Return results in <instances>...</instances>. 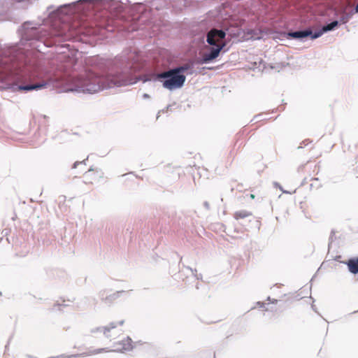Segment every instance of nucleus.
<instances>
[{
	"label": "nucleus",
	"mask_w": 358,
	"mask_h": 358,
	"mask_svg": "<svg viewBox=\"0 0 358 358\" xmlns=\"http://www.w3.org/2000/svg\"><path fill=\"white\" fill-rule=\"evenodd\" d=\"M134 60L132 55L123 52L115 58L114 66L109 72L99 74L87 72L80 76L78 85L72 87L71 92L75 93L95 94L115 87L131 85L138 82L131 79V63Z\"/></svg>",
	"instance_id": "nucleus-1"
},
{
	"label": "nucleus",
	"mask_w": 358,
	"mask_h": 358,
	"mask_svg": "<svg viewBox=\"0 0 358 358\" xmlns=\"http://www.w3.org/2000/svg\"><path fill=\"white\" fill-rule=\"evenodd\" d=\"M157 78L164 89L173 92L184 87L187 77L186 75L180 74L175 67L159 73Z\"/></svg>",
	"instance_id": "nucleus-2"
},
{
	"label": "nucleus",
	"mask_w": 358,
	"mask_h": 358,
	"mask_svg": "<svg viewBox=\"0 0 358 358\" xmlns=\"http://www.w3.org/2000/svg\"><path fill=\"white\" fill-rule=\"evenodd\" d=\"M29 24L30 22L27 21L21 25V28L24 30V32L22 34V40H24L26 43H28L31 47L36 48L39 51H41L40 44L35 45V43L39 42L45 46L44 43L41 41L45 36V31L44 29L40 26L29 27Z\"/></svg>",
	"instance_id": "nucleus-3"
},
{
	"label": "nucleus",
	"mask_w": 358,
	"mask_h": 358,
	"mask_svg": "<svg viewBox=\"0 0 358 358\" xmlns=\"http://www.w3.org/2000/svg\"><path fill=\"white\" fill-rule=\"evenodd\" d=\"M229 43V41L225 40L218 43L214 48H210L201 57L199 58L197 64L202 65L213 63L229 50L230 47L227 48Z\"/></svg>",
	"instance_id": "nucleus-4"
},
{
	"label": "nucleus",
	"mask_w": 358,
	"mask_h": 358,
	"mask_svg": "<svg viewBox=\"0 0 358 358\" xmlns=\"http://www.w3.org/2000/svg\"><path fill=\"white\" fill-rule=\"evenodd\" d=\"M229 31V29H210L206 36V41L207 44L211 46V48H214L220 40L224 39L227 36V34Z\"/></svg>",
	"instance_id": "nucleus-5"
},
{
	"label": "nucleus",
	"mask_w": 358,
	"mask_h": 358,
	"mask_svg": "<svg viewBox=\"0 0 358 358\" xmlns=\"http://www.w3.org/2000/svg\"><path fill=\"white\" fill-rule=\"evenodd\" d=\"M114 346H121L120 349H109L108 348H101L100 349L106 350L104 352H117V353H126L127 352L132 351L135 348L134 342L131 338L127 336L122 341L114 343ZM103 353V352H102Z\"/></svg>",
	"instance_id": "nucleus-6"
},
{
	"label": "nucleus",
	"mask_w": 358,
	"mask_h": 358,
	"mask_svg": "<svg viewBox=\"0 0 358 358\" xmlns=\"http://www.w3.org/2000/svg\"><path fill=\"white\" fill-rule=\"evenodd\" d=\"M282 36H283L287 40H295L301 43L307 41L304 29L295 31L284 32L282 34Z\"/></svg>",
	"instance_id": "nucleus-7"
},
{
	"label": "nucleus",
	"mask_w": 358,
	"mask_h": 358,
	"mask_svg": "<svg viewBox=\"0 0 358 358\" xmlns=\"http://www.w3.org/2000/svg\"><path fill=\"white\" fill-rule=\"evenodd\" d=\"M340 263L347 266L350 273L352 275L358 274V255L341 261Z\"/></svg>",
	"instance_id": "nucleus-8"
},
{
	"label": "nucleus",
	"mask_w": 358,
	"mask_h": 358,
	"mask_svg": "<svg viewBox=\"0 0 358 358\" xmlns=\"http://www.w3.org/2000/svg\"><path fill=\"white\" fill-rule=\"evenodd\" d=\"M17 43H5L2 45L0 43V52L1 55L4 57L9 56L10 54L14 53L17 50Z\"/></svg>",
	"instance_id": "nucleus-9"
},
{
	"label": "nucleus",
	"mask_w": 358,
	"mask_h": 358,
	"mask_svg": "<svg viewBox=\"0 0 358 358\" xmlns=\"http://www.w3.org/2000/svg\"><path fill=\"white\" fill-rule=\"evenodd\" d=\"M132 289H130L129 292H131ZM129 291H124V290H120L116 291L113 292V294H110L107 295V298L105 299L106 300V305L108 306H111L113 305L114 302L121 297L123 294L128 293Z\"/></svg>",
	"instance_id": "nucleus-10"
},
{
	"label": "nucleus",
	"mask_w": 358,
	"mask_h": 358,
	"mask_svg": "<svg viewBox=\"0 0 358 358\" xmlns=\"http://www.w3.org/2000/svg\"><path fill=\"white\" fill-rule=\"evenodd\" d=\"M195 64H198L197 61L195 62H191L190 64L177 66L176 69L178 71L180 74L185 75V73L187 72V75L191 76L195 73V71L193 70Z\"/></svg>",
	"instance_id": "nucleus-11"
},
{
	"label": "nucleus",
	"mask_w": 358,
	"mask_h": 358,
	"mask_svg": "<svg viewBox=\"0 0 358 358\" xmlns=\"http://www.w3.org/2000/svg\"><path fill=\"white\" fill-rule=\"evenodd\" d=\"M8 88L11 90L13 92L24 91L27 92L32 91V85H21L17 84H10L8 86Z\"/></svg>",
	"instance_id": "nucleus-12"
},
{
	"label": "nucleus",
	"mask_w": 358,
	"mask_h": 358,
	"mask_svg": "<svg viewBox=\"0 0 358 358\" xmlns=\"http://www.w3.org/2000/svg\"><path fill=\"white\" fill-rule=\"evenodd\" d=\"M339 24L338 22L336 20L331 21V22L328 23L327 25L322 26L320 29L322 32V34H324L326 33L335 30L338 27Z\"/></svg>",
	"instance_id": "nucleus-13"
},
{
	"label": "nucleus",
	"mask_w": 358,
	"mask_h": 358,
	"mask_svg": "<svg viewBox=\"0 0 358 358\" xmlns=\"http://www.w3.org/2000/svg\"><path fill=\"white\" fill-rule=\"evenodd\" d=\"M304 31L306 38H310L312 41L319 38L322 36L320 29L316 31H312L310 29H304Z\"/></svg>",
	"instance_id": "nucleus-14"
},
{
	"label": "nucleus",
	"mask_w": 358,
	"mask_h": 358,
	"mask_svg": "<svg viewBox=\"0 0 358 358\" xmlns=\"http://www.w3.org/2000/svg\"><path fill=\"white\" fill-rule=\"evenodd\" d=\"M51 85H52V83L49 82V81H45V82H42L41 83L33 84L32 85V90H36V91L41 90L47 88L48 87L50 86Z\"/></svg>",
	"instance_id": "nucleus-15"
},
{
	"label": "nucleus",
	"mask_w": 358,
	"mask_h": 358,
	"mask_svg": "<svg viewBox=\"0 0 358 358\" xmlns=\"http://www.w3.org/2000/svg\"><path fill=\"white\" fill-rule=\"evenodd\" d=\"M252 215V213L250 212H248L247 210H238V211H236L235 212L234 215V217L238 220L240 219H244L245 217H248V216H251Z\"/></svg>",
	"instance_id": "nucleus-16"
},
{
	"label": "nucleus",
	"mask_w": 358,
	"mask_h": 358,
	"mask_svg": "<svg viewBox=\"0 0 358 358\" xmlns=\"http://www.w3.org/2000/svg\"><path fill=\"white\" fill-rule=\"evenodd\" d=\"M117 326V323L115 322H111L108 324V326H105L104 327V336L106 338H109L110 337V335L109 334V332L113 329H115Z\"/></svg>",
	"instance_id": "nucleus-17"
},
{
	"label": "nucleus",
	"mask_w": 358,
	"mask_h": 358,
	"mask_svg": "<svg viewBox=\"0 0 358 358\" xmlns=\"http://www.w3.org/2000/svg\"><path fill=\"white\" fill-rule=\"evenodd\" d=\"M355 14V13H353V9L346 14L345 15L340 17L337 21L338 22L339 25L347 23L350 19L352 18L353 15Z\"/></svg>",
	"instance_id": "nucleus-18"
},
{
	"label": "nucleus",
	"mask_w": 358,
	"mask_h": 358,
	"mask_svg": "<svg viewBox=\"0 0 358 358\" xmlns=\"http://www.w3.org/2000/svg\"><path fill=\"white\" fill-rule=\"evenodd\" d=\"M107 294V289H103L100 290V291L99 292V293H98V296H99V297L100 300H101L103 303H104L105 304H106V300H105V299H106V298H107V295H108V294Z\"/></svg>",
	"instance_id": "nucleus-19"
},
{
	"label": "nucleus",
	"mask_w": 358,
	"mask_h": 358,
	"mask_svg": "<svg viewBox=\"0 0 358 358\" xmlns=\"http://www.w3.org/2000/svg\"><path fill=\"white\" fill-rule=\"evenodd\" d=\"M335 233H336V231H335L334 229H332L331 231L330 236H329V243H328V250H329V251L330 250V248L331 247L332 243L336 239Z\"/></svg>",
	"instance_id": "nucleus-20"
},
{
	"label": "nucleus",
	"mask_w": 358,
	"mask_h": 358,
	"mask_svg": "<svg viewBox=\"0 0 358 358\" xmlns=\"http://www.w3.org/2000/svg\"><path fill=\"white\" fill-rule=\"evenodd\" d=\"M91 334H96V333H103L104 334V327H97L95 328H92L90 329Z\"/></svg>",
	"instance_id": "nucleus-21"
},
{
	"label": "nucleus",
	"mask_w": 358,
	"mask_h": 358,
	"mask_svg": "<svg viewBox=\"0 0 358 358\" xmlns=\"http://www.w3.org/2000/svg\"><path fill=\"white\" fill-rule=\"evenodd\" d=\"M91 171L99 172V171H101V169H98V168H94V166H92L90 167L89 170L85 173V176H87L88 173H90Z\"/></svg>",
	"instance_id": "nucleus-22"
},
{
	"label": "nucleus",
	"mask_w": 358,
	"mask_h": 358,
	"mask_svg": "<svg viewBox=\"0 0 358 358\" xmlns=\"http://www.w3.org/2000/svg\"><path fill=\"white\" fill-rule=\"evenodd\" d=\"M215 69V67L213 66H203L201 68L199 69L198 73H201V74H203V71L206 69H208V70H213Z\"/></svg>",
	"instance_id": "nucleus-23"
},
{
	"label": "nucleus",
	"mask_w": 358,
	"mask_h": 358,
	"mask_svg": "<svg viewBox=\"0 0 358 358\" xmlns=\"http://www.w3.org/2000/svg\"><path fill=\"white\" fill-rule=\"evenodd\" d=\"M273 185L275 187H278L283 193H285V194H289V192L284 190L282 189V187L278 182H273Z\"/></svg>",
	"instance_id": "nucleus-24"
},
{
	"label": "nucleus",
	"mask_w": 358,
	"mask_h": 358,
	"mask_svg": "<svg viewBox=\"0 0 358 358\" xmlns=\"http://www.w3.org/2000/svg\"><path fill=\"white\" fill-rule=\"evenodd\" d=\"M261 66L263 69L266 68V63L262 59H259V66L257 68L259 69Z\"/></svg>",
	"instance_id": "nucleus-25"
},
{
	"label": "nucleus",
	"mask_w": 358,
	"mask_h": 358,
	"mask_svg": "<svg viewBox=\"0 0 358 358\" xmlns=\"http://www.w3.org/2000/svg\"><path fill=\"white\" fill-rule=\"evenodd\" d=\"M76 2H77V1H73V2L69 3H64V4H63V5H59V6H57V9H60V8H62V7H64V6H70V5H71V4H75Z\"/></svg>",
	"instance_id": "nucleus-26"
},
{
	"label": "nucleus",
	"mask_w": 358,
	"mask_h": 358,
	"mask_svg": "<svg viewBox=\"0 0 358 358\" xmlns=\"http://www.w3.org/2000/svg\"><path fill=\"white\" fill-rule=\"evenodd\" d=\"M185 268L189 270L194 276L195 273H197V271L196 268H192V267L189 266H185Z\"/></svg>",
	"instance_id": "nucleus-27"
},
{
	"label": "nucleus",
	"mask_w": 358,
	"mask_h": 358,
	"mask_svg": "<svg viewBox=\"0 0 358 358\" xmlns=\"http://www.w3.org/2000/svg\"><path fill=\"white\" fill-rule=\"evenodd\" d=\"M257 304L259 306V308H264L265 310H268V308H265V305H266L265 303L261 302V301H258L257 303Z\"/></svg>",
	"instance_id": "nucleus-28"
},
{
	"label": "nucleus",
	"mask_w": 358,
	"mask_h": 358,
	"mask_svg": "<svg viewBox=\"0 0 358 358\" xmlns=\"http://www.w3.org/2000/svg\"><path fill=\"white\" fill-rule=\"evenodd\" d=\"M267 301H270L271 303L276 304L278 303V300L275 299H271L270 296L267 298Z\"/></svg>",
	"instance_id": "nucleus-29"
},
{
	"label": "nucleus",
	"mask_w": 358,
	"mask_h": 358,
	"mask_svg": "<svg viewBox=\"0 0 358 358\" xmlns=\"http://www.w3.org/2000/svg\"><path fill=\"white\" fill-rule=\"evenodd\" d=\"M276 66V69H282L285 66V65L283 63H277L275 64Z\"/></svg>",
	"instance_id": "nucleus-30"
},
{
	"label": "nucleus",
	"mask_w": 358,
	"mask_h": 358,
	"mask_svg": "<svg viewBox=\"0 0 358 358\" xmlns=\"http://www.w3.org/2000/svg\"><path fill=\"white\" fill-rule=\"evenodd\" d=\"M263 114H258L254 117V119H256L257 121H261L262 120Z\"/></svg>",
	"instance_id": "nucleus-31"
},
{
	"label": "nucleus",
	"mask_w": 358,
	"mask_h": 358,
	"mask_svg": "<svg viewBox=\"0 0 358 358\" xmlns=\"http://www.w3.org/2000/svg\"><path fill=\"white\" fill-rule=\"evenodd\" d=\"M134 31V30H130L129 29H125L123 32L125 35H129L130 34H131L132 32Z\"/></svg>",
	"instance_id": "nucleus-32"
},
{
	"label": "nucleus",
	"mask_w": 358,
	"mask_h": 358,
	"mask_svg": "<svg viewBox=\"0 0 358 358\" xmlns=\"http://www.w3.org/2000/svg\"><path fill=\"white\" fill-rule=\"evenodd\" d=\"M203 206H204V208H205L206 210H210V204H209L208 201H205L203 202Z\"/></svg>",
	"instance_id": "nucleus-33"
},
{
	"label": "nucleus",
	"mask_w": 358,
	"mask_h": 358,
	"mask_svg": "<svg viewBox=\"0 0 358 358\" xmlns=\"http://www.w3.org/2000/svg\"><path fill=\"white\" fill-rule=\"evenodd\" d=\"M78 165H80V162H79V161H76L73 164L71 169H76Z\"/></svg>",
	"instance_id": "nucleus-34"
},
{
	"label": "nucleus",
	"mask_w": 358,
	"mask_h": 358,
	"mask_svg": "<svg viewBox=\"0 0 358 358\" xmlns=\"http://www.w3.org/2000/svg\"><path fill=\"white\" fill-rule=\"evenodd\" d=\"M306 141H303L301 143V145H299L297 148L298 149H301V148H303V147L306 146L308 145V143H306Z\"/></svg>",
	"instance_id": "nucleus-35"
},
{
	"label": "nucleus",
	"mask_w": 358,
	"mask_h": 358,
	"mask_svg": "<svg viewBox=\"0 0 358 358\" xmlns=\"http://www.w3.org/2000/svg\"><path fill=\"white\" fill-rule=\"evenodd\" d=\"M194 277H195L197 280H202V278H203L202 274H201V273H199V274H198V273H195V274H194Z\"/></svg>",
	"instance_id": "nucleus-36"
},
{
	"label": "nucleus",
	"mask_w": 358,
	"mask_h": 358,
	"mask_svg": "<svg viewBox=\"0 0 358 358\" xmlns=\"http://www.w3.org/2000/svg\"><path fill=\"white\" fill-rule=\"evenodd\" d=\"M171 107H172V105H171V104H169V105H168V106L166 107V108H165V109H163L162 111L163 113H164V112H165V111H168L169 110H171Z\"/></svg>",
	"instance_id": "nucleus-37"
},
{
	"label": "nucleus",
	"mask_w": 358,
	"mask_h": 358,
	"mask_svg": "<svg viewBox=\"0 0 358 358\" xmlns=\"http://www.w3.org/2000/svg\"><path fill=\"white\" fill-rule=\"evenodd\" d=\"M68 306V305H66V304H65V303H62H62H58V302H57V303H55L54 304V306H55H55H58V307H59V306Z\"/></svg>",
	"instance_id": "nucleus-38"
},
{
	"label": "nucleus",
	"mask_w": 358,
	"mask_h": 358,
	"mask_svg": "<svg viewBox=\"0 0 358 358\" xmlns=\"http://www.w3.org/2000/svg\"><path fill=\"white\" fill-rule=\"evenodd\" d=\"M251 38H253L254 40H260L262 38V36H251Z\"/></svg>",
	"instance_id": "nucleus-39"
},
{
	"label": "nucleus",
	"mask_w": 358,
	"mask_h": 358,
	"mask_svg": "<svg viewBox=\"0 0 358 358\" xmlns=\"http://www.w3.org/2000/svg\"><path fill=\"white\" fill-rule=\"evenodd\" d=\"M150 96L148 94L144 93L143 94V99H150Z\"/></svg>",
	"instance_id": "nucleus-40"
},
{
	"label": "nucleus",
	"mask_w": 358,
	"mask_h": 358,
	"mask_svg": "<svg viewBox=\"0 0 358 358\" xmlns=\"http://www.w3.org/2000/svg\"><path fill=\"white\" fill-rule=\"evenodd\" d=\"M89 158V156L87 157V158L83 161H79L80 162V164H84V165H86V161Z\"/></svg>",
	"instance_id": "nucleus-41"
},
{
	"label": "nucleus",
	"mask_w": 358,
	"mask_h": 358,
	"mask_svg": "<svg viewBox=\"0 0 358 358\" xmlns=\"http://www.w3.org/2000/svg\"><path fill=\"white\" fill-rule=\"evenodd\" d=\"M268 67H269L270 69H276L275 65V64H268Z\"/></svg>",
	"instance_id": "nucleus-42"
},
{
	"label": "nucleus",
	"mask_w": 358,
	"mask_h": 358,
	"mask_svg": "<svg viewBox=\"0 0 358 358\" xmlns=\"http://www.w3.org/2000/svg\"><path fill=\"white\" fill-rule=\"evenodd\" d=\"M353 13H358V2L356 6L353 8Z\"/></svg>",
	"instance_id": "nucleus-43"
},
{
	"label": "nucleus",
	"mask_w": 358,
	"mask_h": 358,
	"mask_svg": "<svg viewBox=\"0 0 358 358\" xmlns=\"http://www.w3.org/2000/svg\"><path fill=\"white\" fill-rule=\"evenodd\" d=\"M341 258V255H336V256H335V257L334 258V259L335 261H338Z\"/></svg>",
	"instance_id": "nucleus-44"
},
{
	"label": "nucleus",
	"mask_w": 358,
	"mask_h": 358,
	"mask_svg": "<svg viewBox=\"0 0 358 358\" xmlns=\"http://www.w3.org/2000/svg\"><path fill=\"white\" fill-rule=\"evenodd\" d=\"M117 325H120V326H122V325H123V324L124 323V320H122L119 321V322H117Z\"/></svg>",
	"instance_id": "nucleus-45"
},
{
	"label": "nucleus",
	"mask_w": 358,
	"mask_h": 358,
	"mask_svg": "<svg viewBox=\"0 0 358 358\" xmlns=\"http://www.w3.org/2000/svg\"><path fill=\"white\" fill-rule=\"evenodd\" d=\"M250 197L252 199H254L255 198V195L253 194H250Z\"/></svg>",
	"instance_id": "nucleus-46"
},
{
	"label": "nucleus",
	"mask_w": 358,
	"mask_h": 358,
	"mask_svg": "<svg viewBox=\"0 0 358 358\" xmlns=\"http://www.w3.org/2000/svg\"><path fill=\"white\" fill-rule=\"evenodd\" d=\"M94 0H79V1H88V2H92Z\"/></svg>",
	"instance_id": "nucleus-47"
},
{
	"label": "nucleus",
	"mask_w": 358,
	"mask_h": 358,
	"mask_svg": "<svg viewBox=\"0 0 358 358\" xmlns=\"http://www.w3.org/2000/svg\"><path fill=\"white\" fill-rule=\"evenodd\" d=\"M54 8V6L51 5L48 7V10H50Z\"/></svg>",
	"instance_id": "nucleus-48"
},
{
	"label": "nucleus",
	"mask_w": 358,
	"mask_h": 358,
	"mask_svg": "<svg viewBox=\"0 0 358 358\" xmlns=\"http://www.w3.org/2000/svg\"><path fill=\"white\" fill-rule=\"evenodd\" d=\"M312 308H313V310L314 311L317 312V311H316V309H315V306H314L313 305H312Z\"/></svg>",
	"instance_id": "nucleus-49"
},
{
	"label": "nucleus",
	"mask_w": 358,
	"mask_h": 358,
	"mask_svg": "<svg viewBox=\"0 0 358 358\" xmlns=\"http://www.w3.org/2000/svg\"><path fill=\"white\" fill-rule=\"evenodd\" d=\"M116 348L115 349H120L121 348V346H115Z\"/></svg>",
	"instance_id": "nucleus-50"
},
{
	"label": "nucleus",
	"mask_w": 358,
	"mask_h": 358,
	"mask_svg": "<svg viewBox=\"0 0 358 358\" xmlns=\"http://www.w3.org/2000/svg\"><path fill=\"white\" fill-rule=\"evenodd\" d=\"M196 288L197 289H199V285H198V284L196 285Z\"/></svg>",
	"instance_id": "nucleus-51"
},
{
	"label": "nucleus",
	"mask_w": 358,
	"mask_h": 358,
	"mask_svg": "<svg viewBox=\"0 0 358 358\" xmlns=\"http://www.w3.org/2000/svg\"><path fill=\"white\" fill-rule=\"evenodd\" d=\"M141 341L134 342V345H136V343H140Z\"/></svg>",
	"instance_id": "nucleus-52"
},
{
	"label": "nucleus",
	"mask_w": 358,
	"mask_h": 358,
	"mask_svg": "<svg viewBox=\"0 0 358 358\" xmlns=\"http://www.w3.org/2000/svg\"><path fill=\"white\" fill-rule=\"evenodd\" d=\"M8 343H9V342H8ZM8 344H7V345H6V347H5V348H6V349H7V348H8Z\"/></svg>",
	"instance_id": "nucleus-53"
},
{
	"label": "nucleus",
	"mask_w": 358,
	"mask_h": 358,
	"mask_svg": "<svg viewBox=\"0 0 358 358\" xmlns=\"http://www.w3.org/2000/svg\"><path fill=\"white\" fill-rule=\"evenodd\" d=\"M93 300H94V301L95 303H96V299H94Z\"/></svg>",
	"instance_id": "nucleus-54"
},
{
	"label": "nucleus",
	"mask_w": 358,
	"mask_h": 358,
	"mask_svg": "<svg viewBox=\"0 0 358 358\" xmlns=\"http://www.w3.org/2000/svg\"><path fill=\"white\" fill-rule=\"evenodd\" d=\"M1 294H2V293H1V292L0 291V295H1Z\"/></svg>",
	"instance_id": "nucleus-55"
}]
</instances>
